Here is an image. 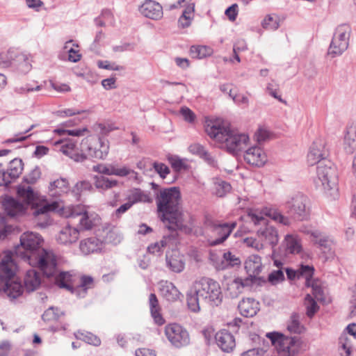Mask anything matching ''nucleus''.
Wrapping results in <instances>:
<instances>
[{
    "mask_svg": "<svg viewBox=\"0 0 356 356\" xmlns=\"http://www.w3.org/2000/svg\"><path fill=\"white\" fill-rule=\"evenodd\" d=\"M102 242L96 237H90L80 243V250L85 254L97 252L101 250Z\"/></svg>",
    "mask_w": 356,
    "mask_h": 356,
    "instance_id": "2f4dec72",
    "label": "nucleus"
},
{
    "mask_svg": "<svg viewBox=\"0 0 356 356\" xmlns=\"http://www.w3.org/2000/svg\"><path fill=\"white\" fill-rule=\"evenodd\" d=\"M266 337L276 347L280 356H294L299 349V338L286 336L279 332H268Z\"/></svg>",
    "mask_w": 356,
    "mask_h": 356,
    "instance_id": "9d476101",
    "label": "nucleus"
},
{
    "mask_svg": "<svg viewBox=\"0 0 356 356\" xmlns=\"http://www.w3.org/2000/svg\"><path fill=\"white\" fill-rule=\"evenodd\" d=\"M334 239L318 230H313V252L323 263L332 261L335 256Z\"/></svg>",
    "mask_w": 356,
    "mask_h": 356,
    "instance_id": "6e6552de",
    "label": "nucleus"
},
{
    "mask_svg": "<svg viewBox=\"0 0 356 356\" xmlns=\"http://www.w3.org/2000/svg\"><path fill=\"white\" fill-rule=\"evenodd\" d=\"M232 186L229 183L225 181H219L214 184V193L220 197H222L229 193Z\"/></svg>",
    "mask_w": 356,
    "mask_h": 356,
    "instance_id": "8fccbe9b",
    "label": "nucleus"
},
{
    "mask_svg": "<svg viewBox=\"0 0 356 356\" xmlns=\"http://www.w3.org/2000/svg\"><path fill=\"white\" fill-rule=\"evenodd\" d=\"M17 49H10L6 53H0V67H8L13 65Z\"/></svg>",
    "mask_w": 356,
    "mask_h": 356,
    "instance_id": "09e8293b",
    "label": "nucleus"
},
{
    "mask_svg": "<svg viewBox=\"0 0 356 356\" xmlns=\"http://www.w3.org/2000/svg\"><path fill=\"white\" fill-rule=\"evenodd\" d=\"M222 300V294L219 283L209 277H202L195 281L186 293L188 309L195 313L200 310V302L211 306H218Z\"/></svg>",
    "mask_w": 356,
    "mask_h": 356,
    "instance_id": "20e7f679",
    "label": "nucleus"
},
{
    "mask_svg": "<svg viewBox=\"0 0 356 356\" xmlns=\"http://www.w3.org/2000/svg\"><path fill=\"white\" fill-rule=\"evenodd\" d=\"M268 280L272 284H276L279 282L284 280V275L282 269L272 271L268 277Z\"/></svg>",
    "mask_w": 356,
    "mask_h": 356,
    "instance_id": "13d9d810",
    "label": "nucleus"
},
{
    "mask_svg": "<svg viewBox=\"0 0 356 356\" xmlns=\"http://www.w3.org/2000/svg\"><path fill=\"white\" fill-rule=\"evenodd\" d=\"M92 286L93 278L90 276L83 275L81 277L80 284L74 287L73 294L79 298H84L87 294L88 289L92 288Z\"/></svg>",
    "mask_w": 356,
    "mask_h": 356,
    "instance_id": "e433bc0d",
    "label": "nucleus"
},
{
    "mask_svg": "<svg viewBox=\"0 0 356 356\" xmlns=\"http://www.w3.org/2000/svg\"><path fill=\"white\" fill-rule=\"evenodd\" d=\"M244 159L251 165L261 167L266 163L267 156L261 147L253 146L245 151Z\"/></svg>",
    "mask_w": 356,
    "mask_h": 356,
    "instance_id": "dca6fc26",
    "label": "nucleus"
},
{
    "mask_svg": "<svg viewBox=\"0 0 356 356\" xmlns=\"http://www.w3.org/2000/svg\"><path fill=\"white\" fill-rule=\"evenodd\" d=\"M41 284L40 273L35 268L26 271L24 277V288L28 292L36 290Z\"/></svg>",
    "mask_w": 356,
    "mask_h": 356,
    "instance_id": "cd10ccee",
    "label": "nucleus"
},
{
    "mask_svg": "<svg viewBox=\"0 0 356 356\" xmlns=\"http://www.w3.org/2000/svg\"><path fill=\"white\" fill-rule=\"evenodd\" d=\"M194 11V8L188 6L182 13V15L179 19L178 23L181 28H186L191 25V15Z\"/></svg>",
    "mask_w": 356,
    "mask_h": 356,
    "instance_id": "864d4df0",
    "label": "nucleus"
},
{
    "mask_svg": "<svg viewBox=\"0 0 356 356\" xmlns=\"http://www.w3.org/2000/svg\"><path fill=\"white\" fill-rule=\"evenodd\" d=\"M254 137L256 140L261 144L270 139V133L264 128H259L254 134Z\"/></svg>",
    "mask_w": 356,
    "mask_h": 356,
    "instance_id": "bf43d9fd",
    "label": "nucleus"
},
{
    "mask_svg": "<svg viewBox=\"0 0 356 356\" xmlns=\"http://www.w3.org/2000/svg\"><path fill=\"white\" fill-rule=\"evenodd\" d=\"M304 318L302 314L293 312L287 322V330L290 333L301 334L305 332V326L301 323V320Z\"/></svg>",
    "mask_w": 356,
    "mask_h": 356,
    "instance_id": "7c9ffc66",
    "label": "nucleus"
},
{
    "mask_svg": "<svg viewBox=\"0 0 356 356\" xmlns=\"http://www.w3.org/2000/svg\"><path fill=\"white\" fill-rule=\"evenodd\" d=\"M305 201L303 195H297L286 204L288 212L294 216L295 218L302 220L305 216Z\"/></svg>",
    "mask_w": 356,
    "mask_h": 356,
    "instance_id": "f3484780",
    "label": "nucleus"
},
{
    "mask_svg": "<svg viewBox=\"0 0 356 356\" xmlns=\"http://www.w3.org/2000/svg\"><path fill=\"white\" fill-rule=\"evenodd\" d=\"M259 302L252 298L243 299L238 305L240 314L245 317H252L259 311Z\"/></svg>",
    "mask_w": 356,
    "mask_h": 356,
    "instance_id": "c85d7f7f",
    "label": "nucleus"
},
{
    "mask_svg": "<svg viewBox=\"0 0 356 356\" xmlns=\"http://www.w3.org/2000/svg\"><path fill=\"white\" fill-rule=\"evenodd\" d=\"M79 216L81 217L79 220V225L81 229L85 230H89L92 229L94 224L90 219L88 213L86 211L85 207L83 205L74 206L70 209V213L69 217L76 218Z\"/></svg>",
    "mask_w": 356,
    "mask_h": 356,
    "instance_id": "412c9836",
    "label": "nucleus"
},
{
    "mask_svg": "<svg viewBox=\"0 0 356 356\" xmlns=\"http://www.w3.org/2000/svg\"><path fill=\"white\" fill-rule=\"evenodd\" d=\"M167 159L175 172H179L189 168L186 159H181L177 155L169 154L167 156Z\"/></svg>",
    "mask_w": 356,
    "mask_h": 356,
    "instance_id": "a19ab883",
    "label": "nucleus"
},
{
    "mask_svg": "<svg viewBox=\"0 0 356 356\" xmlns=\"http://www.w3.org/2000/svg\"><path fill=\"white\" fill-rule=\"evenodd\" d=\"M55 146L76 162H83L88 157L104 160L109 152V142L95 136L83 139L79 147L72 139L58 140L55 142Z\"/></svg>",
    "mask_w": 356,
    "mask_h": 356,
    "instance_id": "f03ea898",
    "label": "nucleus"
},
{
    "mask_svg": "<svg viewBox=\"0 0 356 356\" xmlns=\"http://www.w3.org/2000/svg\"><path fill=\"white\" fill-rule=\"evenodd\" d=\"M153 168L162 179H165L170 174V168L163 163L154 162Z\"/></svg>",
    "mask_w": 356,
    "mask_h": 356,
    "instance_id": "4d7b16f0",
    "label": "nucleus"
},
{
    "mask_svg": "<svg viewBox=\"0 0 356 356\" xmlns=\"http://www.w3.org/2000/svg\"><path fill=\"white\" fill-rule=\"evenodd\" d=\"M241 264L238 257L232 254L230 252H227L223 254L222 259L219 264H216V268L218 270H222L229 267H234Z\"/></svg>",
    "mask_w": 356,
    "mask_h": 356,
    "instance_id": "4c0bfd02",
    "label": "nucleus"
},
{
    "mask_svg": "<svg viewBox=\"0 0 356 356\" xmlns=\"http://www.w3.org/2000/svg\"><path fill=\"white\" fill-rule=\"evenodd\" d=\"M339 344L344 353H341L342 356H351L353 350V339L346 332H343L339 338Z\"/></svg>",
    "mask_w": 356,
    "mask_h": 356,
    "instance_id": "ea45409f",
    "label": "nucleus"
},
{
    "mask_svg": "<svg viewBox=\"0 0 356 356\" xmlns=\"http://www.w3.org/2000/svg\"><path fill=\"white\" fill-rule=\"evenodd\" d=\"M324 139L320 138L313 143V162L318 159L316 164V176L314 179L316 190L330 201L339 199V173L337 167L330 160Z\"/></svg>",
    "mask_w": 356,
    "mask_h": 356,
    "instance_id": "f257e3e1",
    "label": "nucleus"
},
{
    "mask_svg": "<svg viewBox=\"0 0 356 356\" xmlns=\"http://www.w3.org/2000/svg\"><path fill=\"white\" fill-rule=\"evenodd\" d=\"M262 26L268 30L275 31L280 26L279 19L277 16L268 15L262 22Z\"/></svg>",
    "mask_w": 356,
    "mask_h": 356,
    "instance_id": "5fc2aeb1",
    "label": "nucleus"
},
{
    "mask_svg": "<svg viewBox=\"0 0 356 356\" xmlns=\"http://www.w3.org/2000/svg\"><path fill=\"white\" fill-rule=\"evenodd\" d=\"M16 264L11 253L6 254L0 262V292L5 293L11 299L20 296L24 287L15 278Z\"/></svg>",
    "mask_w": 356,
    "mask_h": 356,
    "instance_id": "0eeeda50",
    "label": "nucleus"
},
{
    "mask_svg": "<svg viewBox=\"0 0 356 356\" xmlns=\"http://www.w3.org/2000/svg\"><path fill=\"white\" fill-rule=\"evenodd\" d=\"M43 238L35 232H26L20 236V244L15 247V254L32 267L46 269L51 274L54 269L53 256L51 252L42 248Z\"/></svg>",
    "mask_w": 356,
    "mask_h": 356,
    "instance_id": "7ed1b4c3",
    "label": "nucleus"
},
{
    "mask_svg": "<svg viewBox=\"0 0 356 356\" xmlns=\"http://www.w3.org/2000/svg\"><path fill=\"white\" fill-rule=\"evenodd\" d=\"M344 149L348 154H353L356 149V139L350 138L346 134L344 137Z\"/></svg>",
    "mask_w": 356,
    "mask_h": 356,
    "instance_id": "e2e57ef3",
    "label": "nucleus"
},
{
    "mask_svg": "<svg viewBox=\"0 0 356 356\" xmlns=\"http://www.w3.org/2000/svg\"><path fill=\"white\" fill-rule=\"evenodd\" d=\"M41 90V86H37L35 88L31 87L29 84L24 86H17L14 88V92L16 94L24 95L29 92L39 91Z\"/></svg>",
    "mask_w": 356,
    "mask_h": 356,
    "instance_id": "052dcab7",
    "label": "nucleus"
},
{
    "mask_svg": "<svg viewBox=\"0 0 356 356\" xmlns=\"http://www.w3.org/2000/svg\"><path fill=\"white\" fill-rule=\"evenodd\" d=\"M266 90L270 95L278 99L280 102H284L281 95H278V86L275 83L272 82L268 83Z\"/></svg>",
    "mask_w": 356,
    "mask_h": 356,
    "instance_id": "69168bd1",
    "label": "nucleus"
},
{
    "mask_svg": "<svg viewBox=\"0 0 356 356\" xmlns=\"http://www.w3.org/2000/svg\"><path fill=\"white\" fill-rule=\"evenodd\" d=\"M350 33L351 28L348 24H343L336 28L333 36L337 37L339 40H341V48L342 49H348Z\"/></svg>",
    "mask_w": 356,
    "mask_h": 356,
    "instance_id": "f704fd0d",
    "label": "nucleus"
},
{
    "mask_svg": "<svg viewBox=\"0 0 356 356\" xmlns=\"http://www.w3.org/2000/svg\"><path fill=\"white\" fill-rule=\"evenodd\" d=\"M225 14L228 17V19L233 22L236 19L238 15V6L234 3L232 6H229L225 12Z\"/></svg>",
    "mask_w": 356,
    "mask_h": 356,
    "instance_id": "338daca9",
    "label": "nucleus"
},
{
    "mask_svg": "<svg viewBox=\"0 0 356 356\" xmlns=\"http://www.w3.org/2000/svg\"><path fill=\"white\" fill-rule=\"evenodd\" d=\"M60 209V202L57 200L53 201L50 203H46L39 207H37L33 211V216L38 217L41 216L44 221L43 222H39L41 227H45L48 223V213L49 211H55Z\"/></svg>",
    "mask_w": 356,
    "mask_h": 356,
    "instance_id": "b1692460",
    "label": "nucleus"
},
{
    "mask_svg": "<svg viewBox=\"0 0 356 356\" xmlns=\"http://www.w3.org/2000/svg\"><path fill=\"white\" fill-rule=\"evenodd\" d=\"M159 287L161 295L168 301L175 302L181 295L174 284L170 282L163 280L159 282Z\"/></svg>",
    "mask_w": 356,
    "mask_h": 356,
    "instance_id": "5701e85b",
    "label": "nucleus"
},
{
    "mask_svg": "<svg viewBox=\"0 0 356 356\" xmlns=\"http://www.w3.org/2000/svg\"><path fill=\"white\" fill-rule=\"evenodd\" d=\"M3 206L6 213L12 217L22 213L24 210L23 204L10 197L3 201Z\"/></svg>",
    "mask_w": 356,
    "mask_h": 356,
    "instance_id": "c9c22d12",
    "label": "nucleus"
},
{
    "mask_svg": "<svg viewBox=\"0 0 356 356\" xmlns=\"http://www.w3.org/2000/svg\"><path fill=\"white\" fill-rule=\"evenodd\" d=\"M114 165H110L108 166L104 164H97L92 167L95 172L106 175H113Z\"/></svg>",
    "mask_w": 356,
    "mask_h": 356,
    "instance_id": "680f3d73",
    "label": "nucleus"
},
{
    "mask_svg": "<svg viewBox=\"0 0 356 356\" xmlns=\"http://www.w3.org/2000/svg\"><path fill=\"white\" fill-rule=\"evenodd\" d=\"M75 337L78 339L82 340L88 344H91L95 346H98L101 343L100 339L90 332H83L79 331L76 334H75Z\"/></svg>",
    "mask_w": 356,
    "mask_h": 356,
    "instance_id": "49530a36",
    "label": "nucleus"
},
{
    "mask_svg": "<svg viewBox=\"0 0 356 356\" xmlns=\"http://www.w3.org/2000/svg\"><path fill=\"white\" fill-rule=\"evenodd\" d=\"M215 339L217 345L223 352L229 353L236 346L234 337L227 330L218 332L215 335Z\"/></svg>",
    "mask_w": 356,
    "mask_h": 356,
    "instance_id": "6ab92c4d",
    "label": "nucleus"
},
{
    "mask_svg": "<svg viewBox=\"0 0 356 356\" xmlns=\"http://www.w3.org/2000/svg\"><path fill=\"white\" fill-rule=\"evenodd\" d=\"M97 66L99 68L116 71L122 70L123 69L122 66L116 65L115 63H111L108 60H99L97 62Z\"/></svg>",
    "mask_w": 356,
    "mask_h": 356,
    "instance_id": "0e129e2a",
    "label": "nucleus"
},
{
    "mask_svg": "<svg viewBox=\"0 0 356 356\" xmlns=\"http://www.w3.org/2000/svg\"><path fill=\"white\" fill-rule=\"evenodd\" d=\"M257 234L259 237L264 238L273 248L278 243L279 237L277 229L266 225L257 230Z\"/></svg>",
    "mask_w": 356,
    "mask_h": 356,
    "instance_id": "c756f323",
    "label": "nucleus"
},
{
    "mask_svg": "<svg viewBox=\"0 0 356 356\" xmlns=\"http://www.w3.org/2000/svg\"><path fill=\"white\" fill-rule=\"evenodd\" d=\"M245 268L249 275H259L262 270L261 257L257 254L249 256L245 262Z\"/></svg>",
    "mask_w": 356,
    "mask_h": 356,
    "instance_id": "72a5a7b5",
    "label": "nucleus"
},
{
    "mask_svg": "<svg viewBox=\"0 0 356 356\" xmlns=\"http://www.w3.org/2000/svg\"><path fill=\"white\" fill-rule=\"evenodd\" d=\"M79 234V229L78 228L67 225L60 231L57 241L62 244H71L78 240Z\"/></svg>",
    "mask_w": 356,
    "mask_h": 356,
    "instance_id": "a878e982",
    "label": "nucleus"
},
{
    "mask_svg": "<svg viewBox=\"0 0 356 356\" xmlns=\"http://www.w3.org/2000/svg\"><path fill=\"white\" fill-rule=\"evenodd\" d=\"M48 188L50 196L59 197L70 191V184L67 179L60 177L51 181Z\"/></svg>",
    "mask_w": 356,
    "mask_h": 356,
    "instance_id": "4be33fe9",
    "label": "nucleus"
},
{
    "mask_svg": "<svg viewBox=\"0 0 356 356\" xmlns=\"http://www.w3.org/2000/svg\"><path fill=\"white\" fill-rule=\"evenodd\" d=\"M30 57V54L20 52L17 50L13 65L17 67L19 72L26 74L32 68Z\"/></svg>",
    "mask_w": 356,
    "mask_h": 356,
    "instance_id": "bb28decb",
    "label": "nucleus"
},
{
    "mask_svg": "<svg viewBox=\"0 0 356 356\" xmlns=\"http://www.w3.org/2000/svg\"><path fill=\"white\" fill-rule=\"evenodd\" d=\"M63 315L64 313L60 312L58 307H50L42 315V318L44 321L50 322L57 321Z\"/></svg>",
    "mask_w": 356,
    "mask_h": 356,
    "instance_id": "de8ad7c7",
    "label": "nucleus"
},
{
    "mask_svg": "<svg viewBox=\"0 0 356 356\" xmlns=\"http://www.w3.org/2000/svg\"><path fill=\"white\" fill-rule=\"evenodd\" d=\"M257 279V277L253 275H249V277L245 279L241 277L235 278L229 285L228 290H234V291L230 292V293L233 298L236 297L242 293L245 287L250 286Z\"/></svg>",
    "mask_w": 356,
    "mask_h": 356,
    "instance_id": "393cba45",
    "label": "nucleus"
},
{
    "mask_svg": "<svg viewBox=\"0 0 356 356\" xmlns=\"http://www.w3.org/2000/svg\"><path fill=\"white\" fill-rule=\"evenodd\" d=\"M205 131L210 138L233 154L241 151L249 141L247 134L231 129L227 124L220 120L207 122Z\"/></svg>",
    "mask_w": 356,
    "mask_h": 356,
    "instance_id": "423d86ee",
    "label": "nucleus"
},
{
    "mask_svg": "<svg viewBox=\"0 0 356 356\" xmlns=\"http://www.w3.org/2000/svg\"><path fill=\"white\" fill-rule=\"evenodd\" d=\"M285 272L287 279L292 281L295 280H305V286H312V266L301 264L297 270L286 268Z\"/></svg>",
    "mask_w": 356,
    "mask_h": 356,
    "instance_id": "2eb2a0df",
    "label": "nucleus"
},
{
    "mask_svg": "<svg viewBox=\"0 0 356 356\" xmlns=\"http://www.w3.org/2000/svg\"><path fill=\"white\" fill-rule=\"evenodd\" d=\"M165 334L169 341L177 348L187 346L190 342L186 330L177 323L167 325L165 327Z\"/></svg>",
    "mask_w": 356,
    "mask_h": 356,
    "instance_id": "f8f14e48",
    "label": "nucleus"
},
{
    "mask_svg": "<svg viewBox=\"0 0 356 356\" xmlns=\"http://www.w3.org/2000/svg\"><path fill=\"white\" fill-rule=\"evenodd\" d=\"M41 172L39 167L35 166L29 175L25 176L23 179L26 184H35L37 180L40 177Z\"/></svg>",
    "mask_w": 356,
    "mask_h": 356,
    "instance_id": "6e6d98bb",
    "label": "nucleus"
},
{
    "mask_svg": "<svg viewBox=\"0 0 356 356\" xmlns=\"http://www.w3.org/2000/svg\"><path fill=\"white\" fill-rule=\"evenodd\" d=\"M53 261L54 266V269H52L53 270H51L52 272H51V274H49L48 272H46V269L44 268H40V270L47 277H54L55 284L59 288L65 289L73 294V282L74 280V275L71 272L58 271L55 255L53 256Z\"/></svg>",
    "mask_w": 356,
    "mask_h": 356,
    "instance_id": "9b49d317",
    "label": "nucleus"
},
{
    "mask_svg": "<svg viewBox=\"0 0 356 356\" xmlns=\"http://www.w3.org/2000/svg\"><path fill=\"white\" fill-rule=\"evenodd\" d=\"M157 209L161 213L162 221L168 222L170 230L181 229L182 212L181 210V192L179 187L172 186L161 189L156 195Z\"/></svg>",
    "mask_w": 356,
    "mask_h": 356,
    "instance_id": "39448f33",
    "label": "nucleus"
},
{
    "mask_svg": "<svg viewBox=\"0 0 356 356\" xmlns=\"http://www.w3.org/2000/svg\"><path fill=\"white\" fill-rule=\"evenodd\" d=\"M205 226L210 232L207 238L208 244L213 247L223 243L236 227V223L235 222H220L219 221L207 220Z\"/></svg>",
    "mask_w": 356,
    "mask_h": 356,
    "instance_id": "1a4fd4ad",
    "label": "nucleus"
},
{
    "mask_svg": "<svg viewBox=\"0 0 356 356\" xmlns=\"http://www.w3.org/2000/svg\"><path fill=\"white\" fill-rule=\"evenodd\" d=\"M188 150L193 154H196L200 157L206 149L199 143H194L188 147Z\"/></svg>",
    "mask_w": 356,
    "mask_h": 356,
    "instance_id": "774afa93",
    "label": "nucleus"
},
{
    "mask_svg": "<svg viewBox=\"0 0 356 356\" xmlns=\"http://www.w3.org/2000/svg\"><path fill=\"white\" fill-rule=\"evenodd\" d=\"M93 190L92 185L88 181L77 182L72 190V193L78 198L81 193Z\"/></svg>",
    "mask_w": 356,
    "mask_h": 356,
    "instance_id": "603ef678",
    "label": "nucleus"
},
{
    "mask_svg": "<svg viewBox=\"0 0 356 356\" xmlns=\"http://www.w3.org/2000/svg\"><path fill=\"white\" fill-rule=\"evenodd\" d=\"M17 195L23 201L31 204L35 199V194L31 186H19L17 189Z\"/></svg>",
    "mask_w": 356,
    "mask_h": 356,
    "instance_id": "37998d69",
    "label": "nucleus"
},
{
    "mask_svg": "<svg viewBox=\"0 0 356 356\" xmlns=\"http://www.w3.org/2000/svg\"><path fill=\"white\" fill-rule=\"evenodd\" d=\"M341 43H342L341 40H339L337 37L333 36L328 49V55H330L332 58L341 55L346 49L341 48Z\"/></svg>",
    "mask_w": 356,
    "mask_h": 356,
    "instance_id": "3c124183",
    "label": "nucleus"
},
{
    "mask_svg": "<svg viewBox=\"0 0 356 356\" xmlns=\"http://www.w3.org/2000/svg\"><path fill=\"white\" fill-rule=\"evenodd\" d=\"M284 244L286 248V252L288 254H297L300 252L301 245L298 238L291 234L285 236Z\"/></svg>",
    "mask_w": 356,
    "mask_h": 356,
    "instance_id": "79ce46f5",
    "label": "nucleus"
},
{
    "mask_svg": "<svg viewBox=\"0 0 356 356\" xmlns=\"http://www.w3.org/2000/svg\"><path fill=\"white\" fill-rule=\"evenodd\" d=\"M140 13L145 17L158 20L163 16V8L153 0H146L140 7Z\"/></svg>",
    "mask_w": 356,
    "mask_h": 356,
    "instance_id": "a211bd4d",
    "label": "nucleus"
},
{
    "mask_svg": "<svg viewBox=\"0 0 356 356\" xmlns=\"http://www.w3.org/2000/svg\"><path fill=\"white\" fill-rule=\"evenodd\" d=\"M22 170V160L17 158L13 159L9 163L8 170L0 172V177L2 179V183H0V186H9L10 184L19 177Z\"/></svg>",
    "mask_w": 356,
    "mask_h": 356,
    "instance_id": "4468645a",
    "label": "nucleus"
},
{
    "mask_svg": "<svg viewBox=\"0 0 356 356\" xmlns=\"http://www.w3.org/2000/svg\"><path fill=\"white\" fill-rule=\"evenodd\" d=\"M149 306L151 316L155 323L159 325H163L165 323V320L161 314V307L159 304V300L154 293H150L149 296Z\"/></svg>",
    "mask_w": 356,
    "mask_h": 356,
    "instance_id": "473e14b6",
    "label": "nucleus"
},
{
    "mask_svg": "<svg viewBox=\"0 0 356 356\" xmlns=\"http://www.w3.org/2000/svg\"><path fill=\"white\" fill-rule=\"evenodd\" d=\"M129 201L134 204L138 202H151V197L139 188H135L129 196Z\"/></svg>",
    "mask_w": 356,
    "mask_h": 356,
    "instance_id": "a18cd8bd",
    "label": "nucleus"
},
{
    "mask_svg": "<svg viewBox=\"0 0 356 356\" xmlns=\"http://www.w3.org/2000/svg\"><path fill=\"white\" fill-rule=\"evenodd\" d=\"M94 185L99 191H106L118 186V181L111 180L102 175H95L93 177Z\"/></svg>",
    "mask_w": 356,
    "mask_h": 356,
    "instance_id": "58836bf2",
    "label": "nucleus"
},
{
    "mask_svg": "<svg viewBox=\"0 0 356 356\" xmlns=\"http://www.w3.org/2000/svg\"><path fill=\"white\" fill-rule=\"evenodd\" d=\"M166 266L172 272L179 273L185 268L184 255L176 250L168 252L165 255Z\"/></svg>",
    "mask_w": 356,
    "mask_h": 356,
    "instance_id": "aec40b11",
    "label": "nucleus"
},
{
    "mask_svg": "<svg viewBox=\"0 0 356 356\" xmlns=\"http://www.w3.org/2000/svg\"><path fill=\"white\" fill-rule=\"evenodd\" d=\"M330 302L325 283L313 277V316L319 310L320 305H325Z\"/></svg>",
    "mask_w": 356,
    "mask_h": 356,
    "instance_id": "ddd939ff",
    "label": "nucleus"
},
{
    "mask_svg": "<svg viewBox=\"0 0 356 356\" xmlns=\"http://www.w3.org/2000/svg\"><path fill=\"white\" fill-rule=\"evenodd\" d=\"M212 50L207 46L193 45L191 47L190 54L192 58L201 59L210 56Z\"/></svg>",
    "mask_w": 356,
    "mask_h": 356,
    "instance_id": "c03bdc74",
    "label": "nucleus"
}]
</instances>
